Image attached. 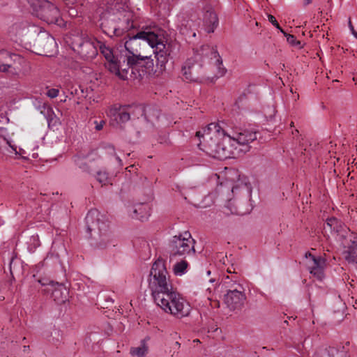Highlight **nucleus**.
I'll return each instance as SVG.
<instances>
[{
	"instance_id": "17",
	"label": "nucleus",
	"mask_w": 357,
	"mask_h": 357,
	"mask_svg": "<svg viewBox=\"0 0 357 357\" xmlns=\"http://www.w3.org/2000/svg\"><path fill=\"white\" fill-rule=\"evenodd\" d=\"M218 24V18L213 9L211 7H206L203 15V26L205 31L208 33L214 32Z\"/></svg>"
},
{
	"instance_id": "14",
	"label": "nucleus",
	"mask_w": 357,
	"mask_h": 357,
	"mask_svg": "<svg viewBox=\"0 0 357 357\" xmlns=\"http://www.w3.org/2000/svg\"><path fill=\"white\" fill-rule=\"evenodd\" d=\"M236 190L237 187L234 186L231 182L226 181L218 185L215 192L218 193L222 199H226L227 201L226 207L229 210L231 213L243 215V213L238 211L236 207L231 206V198L230 195Z\"/></svg>"
},
{
	"instance_id": "23",
	"label": "nucleus",
	"mask_w": 357,
	"mask_h": 357,
	"mask_svg": "<svg viewBox=\"0 0 357 357\" xmlns=\"http://www.w3.org/2000/svg\"><path fill=\"white\" fill-rule=\"evenodd\" d=\"M188 261L182 259L173 265L172 271L176 276H182L188 272Z\"/></svg>"
},
{
	"instance_id": "40",
	"label": "nucleus",
	"mask_w": 357,
	"mask_h": 357,
	"mask_svg": "<svg viewBox=\"0 0 357 357\" xmlns=\"http://www.w3.org/2000/svg\"><path fill=\"white\" fill-rule=\"evenodd\" d=\"M19 26H20L19 24H14V25H13V26L12 27V29H17Z\"/></svg>"
},
{
	"instance_id": "2",
	"label": "nucleus",
	"mask_w": 357,
	"mask_h": 357,
	"mask_svg": "<svg viewBox=\"0 0 357 357\" xmlns=\"http://www.w3.org/2000/svg\"><path fill=\"white\" fill-rule=\"evenodd\" d=\"M152 31H139L129 37L124 43V50H121L123 73L121 75L123 80L141 79L155 73L153 59L151 56H141L139 53L142 40L148 45L153 40Z\"/></svg>"
},
{
	"instance_id": "24",
	"label": "nucleus",
	"mask_w": 357,
	"mask_h": 357,
	"mask_svg": "<svg viewBox=\"0 0 357 357\" xmlns=\"http://www.w3.org/2000/svg\"><path fill=\"white\" fill-rule=\"evenodd\" d=\"M148 352V347L146 341L144 340L141 342L139 346L132 347L130 349V354L137 357H144Z\"/></svg>"
},
{
	"instance_id": "1",
	"label": "nucleus",
	"mask_w": 357,
	"mask_h": 357,
	"mask_svg": "<svg viewBox=\"0 0 357 357\" xmlns=\"http://www.w3.org/2000/svg\"><path fill=\"white\" fill-rule=\"evenodd\" d=\"M148 281L154 301L166 313L178 319L190 314V303L173 289L163 259L158 258L153 262Z\"/></svg>"
},
{
	"instance_id": "31",
	"label": "nucleus",
	"mask_w": 357,
	"mask_h": 357,
	"mask_svg": "<svg viewBox=\"0 0 357 357\" xmlns=\"http://www.w3.org/2000/svg\"><path fill=\"white\" fill-rule=\"evenodd\" d=\"M349 28L351 31V34L354 36L355 38L357 39V32L355 31L350 20H349Z\"/></svg>"
},
{
	"instance_id": "13",
	"label": "nucleus",
	"mask_w": 357,
	"mask_h": 357,
	"mask_svg": "<svg viewBox=\"0 0 357 357\" xmlns=\"http://www.w3.org/2000/svg\"><path fill=\"white\" fill-rule=\"evenodd\" d=\"M204 55L206 57L210 58V59L214 60L218 72L217 76L222 77L223 76L227 70L222 65V61L219 55L218 51L210 45H203L199 50H197L195 54V59H197L199 56Z\"/></svg>"
},
{
	"instance_id": "28",
	"label": "nucleus",
	"mask_w": 357,
	"mask_h": 357,
	"mask_svg": "<svg viewBox=\"0 0 357 357\" xmlns=\"http://www.w3.org/2000/svg\"><path fill=\"white\" fill-rule=\"evenodd\" d=\"M268 21L277 29H278L282 33H284V30L281 28L280 24H278V21L276 20L275 17L273 16L272 15H268Z\"/></svg>"
},
{
	"instance_id": "39",
	"label": "nucleus",
	"mask_w": 357,
	"mask_h": 357,
	"mask_svg": "<svg viewBox=\"0 0 357 357\" xmlns=\"http://www.w3.org/2000/svg\"><path fill=\"white\" fill-rule=\"evenodd\" d=\"M312 2V0H304V5L307 6Z\"/></svg>"
},
{
	"instance_id": "43",
	"label": "nucleus",
	"mask_w": 357,
	"mask_h": 357,
	"mask_svg": "<svg viewBox=\"0 0 357 357\" xmlns=\"http://www.w3.org/2000/svg\"><path fill=\"white\" fill-rule=\"evenodd\" d=\"M206 274H207L208 276H209L211 275V271H207Z\"/></svg>"
},
{
	"instance_id": "20",
	"label": "nucleus",
	"mask_w": 357,
	"mask_h": 357,
	"mask_svg": "<svg viewBox=\"0 0 357 357\" xmlns=\"http://www.w3.org/2000/svg\"><path fill=\"white\" fill-rule=\"evenodd\" d=\"M3 142H5L10 149V151H8L9 152L14 153L16 155L22 154L23 150L20 149L19 151H17V146L13 144V141L9 136L8 130L4 128H0V144Z\"/></svg>"
},
{
	"instance_id": "34",
	"label": "nucleus",
	"mask_w": 357,
	"mask_h": 357,
	"mask_svg": "<svg viewBox=\"0 0 357 357\" xmlns=\"http://www.w3.org/2000/svg\"><path fill=\"white\" fill-rule=\"evenodd\" d=\"M268 109L270 110V114H268V117L271 119L275 114V109L274 107H268Z\"/></svg>"
},
{
	"instance_id": "37",
	"label": "nucleus",
	"mask_w": 357,
	"mask_h": 357,
	"mask_svg": "<svg viewBox=\"0 0 357 357\" xmlns=\"http://www.w3.org/2000/svg\"><path fill=\"white\" fill-rule=\"evenodd\" d=\"M114 34H115L116 36H120V35H121V30H120V29H116V28H115V29H114Z\"/></svg>"
},
{
	"instance_id": "4",
	"label": "nucleus",
	"mask_w": 357,
	"mask_h": 357,
	"mask_svg": "<svg viewBox=\"0 0 357 357\" xmlns=\"http://www.w3.org/2000/svg\"><path fill=\"white\" fill-rule=\"evenodd\" d=\"M223 135H225L229 147L234 149V157L236 153L247 152L249 151L248 144L257 139V133L250 130H241L238 128H233L225 123V130Z\"/></svg>"
},
{
	"instance_id": "38",
	"label": "nucleus",
	"mask_w": 357,
	"mask_h": 357,
	"mask_svg": "<svg viewBox=\"0 0 357 357\" xmlns=\"http://www.w3.org/2000/svg\"><path fill=\"white\" fill-rule=\"evenodd\" d=\"M116 160L118 161L119 165H122V160L118 155H116Z\"/></svg>"
},
{
	"instance_id": "10",
	"label": "nucleus",
	"mask_w": 357,
	"mask_h": 357,
	"mask_svg": "<svg viewBox=\"0 0 357 357\" xmlns=\"http://www.w3.org/2000/svg\"><path fill=\"white\" fill-rule=\"evenodd\" d=\"M98 49L107 61L105 65L107 68L109 72L115 74L121 79V75L123 73L122 70L123 66V61L121 59V54L116 57L114 55L113 50L99 40L98 43Z\"/></svg>"
},
{
	"instance_id": "3",
	"label": "nucleus",
	"mask_w": 357,
	"mask_h": 357,
	"mask_svg": "<svg viewBox=\"0 0 357 357\" xmlns=\"http://www.w3.org/2000/svg\"><path fill=\"white\" fill-rule=\"evenodd\" d=\"M225 122L211 123L202 130L197 132V137L200 142L199 149L206 155L217 158L225 160L234 158V149L229 147L225 135Z\"/></svg>"
},
{
	"instance_id": "42",
	"label": "nucleus",
	"mask_w": 357,
	"mask_h": 357,
	"mask_svg": "<svg viewBox=\"0 0 357 357\" xmlns=\"http://www.w3.org/2000/svg\"><path fill=\"white\" fill-rule=\"evenodd\" d=\"M175 344H176V346H177V347H180V345H181V344H180V343H179L178 342H175Z\"/></svg>"
},
{
	"instance_id": "36",
	"label": "nucleus",
	"mask_w": 357,
	"mask_h": 357,
	"mask_svg": "<svg viewBox=\"0 0 357 357\" xmlns=\"http://www.w3.org/2000/svg\"><path fill=\"white\" fill-rule=\"evenodd\" d=\"M80 159H81V158H80L79 156H78V155H75V156H74V158H73V160H74L75 163L76 165H79V160H80ZM79 167H81V166H79Z\"/></svg>"
},
{
	"instance_id": "11",
	"label": "nucleus",
	"mask_w": 357,
	"mask_h": 357,
	"mask_svg": "<svg viewBox=\"0 0 357 357\" xmlns=\"http://www.w3.org/2000/svg\"><path fill=\"white\" fill-rule=\"evenodd\" d=\"M26 61L23 57L19 54L10 53L5 50H0V71L8 72L10 69H13L17 73L20 71V67L18 66H13V65H20L22 66L25 63Z\"/></svg>"
},
{
	"instance_id": "25",
	"label": "nucleus",
	"mask_w": 357,
	"mask_h": 357,
	"mask_svg": "<svg viewBox=\"0 0 357 357\" xmlns=\"http://www.w3.org/2000/svg\"><path fill=\"white\" fill-rule=\"evenodd\" d=\"M194 67L190 59H188L182 67V73L186 80L193 81L195 79L191 73V70L193 69Z\"/></svg>"
},
{
	"instance_id": "18",
	"label": "nucleus",
	"mask_w": 357,
	"mask_h": 357,
	"mask_svg": "<svg viewBox=\"0 0 357 357\" xmlns=\"http://www.w3.org/2000/svg\"><path fill=\"white\" fill-rule=\"evenodd\" d=\"M130 106H114L110 109V114L119 119L121 123H126L130 119Z\"/></svg>"
},
{
	"instance_id": "41",
	"label": "nucleus",
	"mask_w": 357,
	"mask_h": 357,
	"mask_svg": "<svg viewBox=\"0 0 357 357\" xmlns=\"http://www.w3.org/2000/svg\"><path fill=\"white\" fill-rule=\"evenodd\" d=\"M104 246H105V243L102 244V243H100V244L98 245V247L100 248H103Z\"/></svg>"
},
{
	"instance_id": "21",
	"label": "nucleus",
	"mask_w": 357,
	"mask_h": 357,
	"mask_svg": "<svg viewBox=\"0 0 357 357\" xmlns=\"http://www.w3.org/2000/svg\"><path fill=\"white\" fill-rule=\"evenodd\" d=\"M326 231H330L331 234H337V235L343 236L342 230L344 229L342 222L335 218H331L327 219L326 223L324 225Z\"/></svg>"
},
{
	"instance_id": "6",
	"label": "nucleus",
	"mask_w": 357,
	"mask_h": 357,
	"mask_svg": "<svg viewBox=\"0 0 357 357\" xmlns=\"http://www.w3.org/2000/svg\"><path fill=\"white\" fill-rule=\"evenodd\" d=\"M98 43L95 38L76 36L71 43V48L83 59L89 60L98 54Z\"/></svg>"
},
{
	"instance_id": "22",
	"label": "nucleus",
	"mask_w": 357,
	"mask_h": 357,
	"mask_svg": "<svg viewBox=\"0 0 357 357\" xmlns=\"http://www.w3.org/2000/svg\"><path fill=\"white\" fill-rule=\"evenodd\" d=\"M314 357H347L346 352L334 347H328L317 351Z\"/></svg>"
},
{
	"instance_id": "30",
	"label": "nucleus",
	"mask_w": 357,
	"mask_h": 357,
	"mask_svg": "<svg viewBox=\"0 0 357 357\" xmlns=\"http://www.w3.org/2000/svg\"><path fill=\"white\" fill-rule=\"evenodd\" d=\"M93 124L95 125V129L96 130L99 131L103 128V127L105 124V121L100 120L98 121L96 120L93 121Z\"/></svg>"
},
{
	"instance_id": "15",
	"label": "nucleus",
	"mask_w": 357,
	"mask_h": 357,
	"mask_svg": "<svg viewBox=\"0 0 357 357\" xmlns=\"http://www.w3.org/2000/svg\"><path fill=\"white\" fill-rule=\"evenodd\" d=\"M305 257L307 259V266L310 273L318 280H322L324 276L325 259L321 257H316L311 253H306Z\"/></svg>"
},
{
	"instance_id": "8",
	"label": "nucleus",
	"mask_w": 357,
	"mask_h": 357,
	"mask_svg": "<svg viewBox=\"0 0 357 357\" xmlns=\"http://www.w3.org/2000/svg\"><path fill=\"white\" fill-rule=\"evenodd\" d=\"M87 231L89 233L92 231L97 232L100 237L104 236L102 240H107L106 232L108 229V222L105 217L101 214L97 209L90 210L85 218Z\"/></svg>"
},
{
	"instance_id": "5",
	"label": "nucleus",
	"mask_w": 357,
	"mask_h": 357,
	"mask_svg": "<svg viewBox=\"0 0 357 357\" xmlns=\"http://www.w3.org/2000/svg\"><path fill=\"white\" fill-rule=\"evenodd\" d=\"M195 243L189 231L174 236L168 245L170 261H173L177 257L185 258L193 255L195 252Z\"/></svg>"
},
{
	"instance_id": "26",
	"label": "nucleus",
	"mask_w": 357,
	"mask_h": 357,
	"mask_svg": "<svg viewBox=\"0 0 357 357\" xmlns=\"http://www.w3.org/2000/svg\"><path fill=\"white\" fill-rule=\"evenodd\" d=\"M283 35L286 37L287 42L293 47H298L299 49L302 48L301 43L296 40V37L294 35L289 34L284 31Z\"/></svg>"
},
{
	"instance_id": "33",
	"label": "nucleus",
	"mask_w": 357,
	"mask_h": 357,
	"mask_svg": "<svg viewBox=\"0 0 357 357\" xmlns=\"http://www.w3.org/2000/svg\"><path fill=\"white\" fill-rule=\"evenodd\" d=\"M105 148L109 153L112 154L115 153V149L112 144H108Z\"/></svg>"
},
{
	"instance_id": "27",
	"label": "nucleus",
	"mask_w": 357,
	"mask_h": 357,
	"mask_svg": "<svg viewBox=\"0 0 357 357\" xmlns=\"http://www.w3.org/2000/svg\"><path fill=\"white\" fill-rule=\"evenodd\" d=\"M96 179L102 185H107L109 182L108 174L105 172L100 171L97 172Z\"/></svg>"
},
{
	"instance_id": "16",
	"label": "nucleus",
	"mask_w": 357,
	"mask_h": 357,
	"mask_svg": "<svg viewBox=\"0 0 357 357\" xmlns=\"http://www.w3.org/2000/svg\"><path fill=\"white\" fill-rule=\"evenodd\" d=\"M45 291H51L52 298L57 303H63L68 300V292L63 284L50 282Z\"/></svg>"
},
{
	"instance_id": "45",
	"label": "nucleus",
	"mask_w": 357,
	"mask_h": 357,
	"mask_svg": "<svg viewBox=\"0 0 357 357\" xmlns=\"http://www.w3.org/2000/svg\"><path fill=\"white\" fill-rule=\"evenodd\" d=\"M214 281H215V280H214L213 279H210V280H209V282H214Z\"/></svg>"
},
{
	"instance_id": "7",
	"label": "nucleus",
	"mask_w": 357,
	"mask_h": 357,
	"mask_svg": "<svg viewBox=\"0 0 357 357\" xmlns=\"http://www.w3.org/2000/svg\"><path fill=\"white\" fill-rule=\"evenodd\" d=\"M153 40L149 41V45L153 49L156 59V66L160 72L166 70V65L171 54V45L167 43L161 37L152 31Z\"/></svg>"
},
{
	"instance_id": "32",
	"label": "nucleus",
	"mask_w": 357,
	"mask_h": 357,
	"mask_svg": "<svg viewBox=\"0 0 357 357\" xmlns=\"http://www.w3.org/2000/svg\"><path fill=\"white\" fill-rule=\"evenodd\" d=\"M31 241L33 242L35 248L38 247L40 245L38 236H32L31 238Z\"/></svg>"
},
{
	"instance_id": "19",
	"label": "nucleus",
	"mask_w": 357,
	"mask_h": 357,
	"mask_svg": "<svg viewBox=\"0 0 357 357\" xmlns=\"http://www.w3.org/2000/svg\"><path fill=\"white\" fill-rule=\"evenodd\" d=\"M150 212L151 208L148 204H137L134 206L132 218L141 221H145L150 216Z\"/></svg>"
},
{
	"instance_id": "29",
	"label": "nucleus",
	"mask_w": 357,
	"mask_h": 357,
	"mask_svg": "<svg viewBox=\"0 0 357 357\" xmlns=\"http://www.w3.org/2000/svg\"><path fill=\"white\" fill-rule=\"evenodd\" d=\"M59 93V91L58 89H47L46 95L50 98H54L58 96Z\"/></svg>"
},
{
	"instance_id": "44",
	"label": "nucleus",
	"mask_w": 357,
	"mask_h": 357,
	"mask_svg": "<svg viewBox=\"0 0 357 357\" xmlns=\"http://www.w3.org/2000/svg\"><path fill=\"white\" fill-rule=\"evenodd\" d=\"M192 36H193V37H195V36H196V33H195V32H192Z\"/></svg>"
},
{
	"instance_id": "12",
	"label": "nucleus",
	"mask_w": 357,
	"mask_h": 357,
	"mask_svg": "<svg viewBox=\"0 0 357 357\" xmlns=\"http://www.w3.org/2000/svg\"><path fill=\"white\" fill-rule=\"evenodd\" d=\"M245 299V289L239 284H237L234 289L228 290L225 295V303L231 310L241 307Z\"/></svg>"
},
{
	"instance_id": "9",
	"label": "nucleus",
	"mask_w": 357,
	"mask_h": 357,
	"mask_svg": "<svg viewBox=\"0 0 357 357\" xmlns=\"http://www.w3.org/2000/svg\"><path fill=\"white\" fill-rule=\"evenodd\" d=\"M37 17L48 24L64 26V20L60 16L59 10L52 3L44 1L39 6Z\"/></svg>"
},
{
	"instance_id": "35",
	"label": "nucleus",
	"mask_w": 357,
	"mask_h": 357,
	"mask_svg": "<svg viewBox=\"0 0 357 357\" xmlns=\"http://www.w3.org/2000/svg\"><path fill=\"white\" fill-rule=\"evenodd\" d=\"M47 43H49L50 45H55L56 42L54 40V38L52 36H47Z\"/></svg>"
}]
</instances>
